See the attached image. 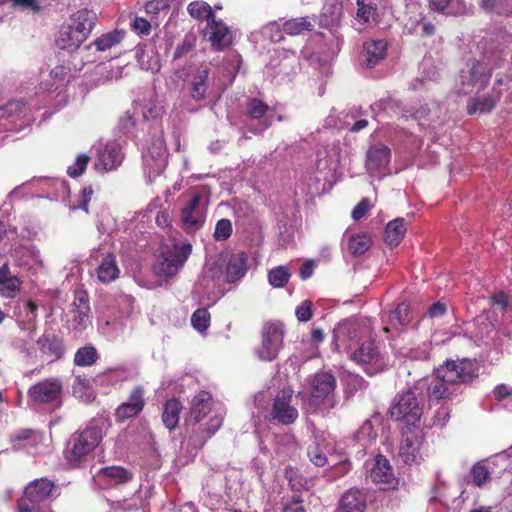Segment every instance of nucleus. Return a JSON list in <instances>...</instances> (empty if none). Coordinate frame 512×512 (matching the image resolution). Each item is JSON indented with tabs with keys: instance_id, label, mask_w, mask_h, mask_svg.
<instances>
[{
	"instance_id": "f257e3e1",
	"label": "nucleus",
	"mask_w": 512,
	"mask_h": 512,
	"mask_svg": "<svg viewBox=\"0 0 512 512\" xmlns=\"http://www.w3.org/2000/svg\"><path fill=\"white\" fill-rule=\"evenodd\" d=\"M478 371L479 366L474 360L446 361L435 370L431 379H422L427 381L424 391L430 400L447 399L456 393L458 384L472 382Z\"/></svg>"
},
{
	"instance_id": "f03ea898",
	"label": "nucleus",
	"mask_w": 512,
	"mask_h": 512,
	"mask_svg": "<svg viewBox=\"0 0 512 512\" xmlns=\"http://www.w3.org/2000/svg\"><path fill=\"white\" fill-rule=\"evenodd\" d=\"M212 404L213 400L210 393L200 391L192 398L189 412L185 417L187 433L191 436H199L200 434L205 433V436L201 437L203 442L214 435L220 429L223 422L222 415L215 414L207 423L201 424V421L208 415V413L211 412Z\"/></svg>"
},
{
	"instance_id": "7ed1b4c3",
	"label": "nucleus",
	"mask_w": 512,
	"mask_h": 512,
	"mask_svg": "<svg viewBox=\"0 0 512 512\" xmlns=\"http://www.w3.org/2000/svg\"><path fill=\"white\" fill-rule=\"evenodd\" d=\"M426 386L427 381L419 380L413 387L398 394L389 409L390 417L408 425H415L419 422L424 409Z\"/></svg>"
},
{
	"instance_id": "20e7f679",
	"label": "nucleus",
	"mask_w": 512,
	"mask_h": 512,
	"mask_svg": "<svg viewBox=\"0 0 512 512\" xmlns=\"http://www.w3.org/2000/svg\"><path fill=\"white\" fill-rule=\"evenodd\" d=\"M310 395L305 403L309 413H315L321 409L330 411L337 407L339 400L336 398V378L328 372H318L310 376Z\"/></svg>"
},
{
	"instance_id": "39448f33",
	"label": "nucleus",
	"mask_w": 512,
	"mask_h": 512,
	"mask_svg": "<svg viewBox=\"0 0 512 512\" xmlns=\"http://www.w3.org/2000/svg\"><path fill=\"white\" fill-rule=\"evenodd\" d=\"M101 439L102 430L94 426L74 433L67 443L65 459L71 466H78L98 446Z\"/></svg>"
},
{
	"instance_id": "423d86ee",
	"label": "nucleus",
	"mask_w": 512,
	"mask_h": 512,
	"mask_svg": "<svg viewBox=\"0 0 512 512\" xmlns=\"http://www.w3.org/2000/svg\"><path fill=\"white\" fill-rule=\"evenodd\" d=\"M192 252V246L189 243L175 244L157 258L154 264V272L159 276L170 278L175 276L183 267Z\"/></svg>"
},
{
	"instance_id": "0eeeda50",
	"label": "nucleus",
	"mask_w": 512,
	"mask_h": 512,
	"mask_svg": "<svg viewBox=\"0 0 512 512\" xmlns=\"http://www.w3.org/2000/svg\"><path fill=\"white\" fill-rule=\"evenodd\" d=\"M284 329L280 323L268 322L261 330V343L255 354L261 361H273L283 347Z\"/></svg>"
},
{
	"instance_id": "6e6552de",
	"label": "nucleus",
	"mask_w": 512,
	"mask_h": 512,
	"mask_svg": "<svg viewBox=\"0 0 512 512\" xmlns=\"http://www.w3.org/2000/svg\"><path fill=\"white\" fill-rule=\"evenodd\" d=\"M273 115V109L263 101L249 99L245 106L244 129L255 135L262 134L271 126Z\"/></svg>"
},
{
	"instance_id": "1a4fd4ad",
	"label": "nucleus",
	"mask_w": 512,
	"mask_h": 512,
	"mask_svg": "<svg viewBox=\"0 0 512 512\" xmlns=\"http://www.w3.org/2000/svg\"><path fill=\"white\" fill-rule=\"evenodd\" d=\"M293 400V391L291 389L279 391L273 399L269 421L280 425L293 424L299 416L298 409L293 404Z\"/></svg>"
},
{
	"instance_id": "9d476101",
	"label": "nucleus",
	"mask_w": 512,
	"mask_h": 512,
	"mask_svg": "<svg viewBox=\"0 0 512 512\" xmlns=\"http://www.w3.org/2000/svg\"><path fill=\"white\" fill-rule=\"evenodd\" d=\"M63 386L58 378H47L32 385L27 396L33 405L53 404L59 406Z\"/></svg>"
},
{
	"instance_id": "9b49d317",
	"label": "nucleus",
	"mask_w": 512,
	"mask_h": 512,
	"mask_svg": "<svg viewBox=\"0 0 512 512\" xmlns=\"http://www.w3.org/2000/svg\"><path fill=\"white\" fill-rule=\"evenodd\" d=\"M144 170L150 181L159 176L167 165V153L162 135L155 136L143 154Z\"/></svg>"
},
{
	"instance_id": "f8f14e48",
	"label": "nucleus",
	"mask_w": 512,
	"mask_h": 512,
	"mask_svg": "<svg viewBox=\"0 0 512 512\" xmlns=\"http://www.w3.org/2000/svg\"><path fill=\"white\" fill-rule=\"evenodd\" d=\"M350 359L362 366L364 371L373 375L384 367L378 346L373 340L364 341L351 354Z\"/></svg>"
},
{
	"instance_id": "ddd939ff",
	"label": "nucleus",
	"mask_w": 512,
	"mask_h": 512,
	"mask_svg": "<svg viewBox=\"0 0 512 512\" xmlns=\"http://www.w3.org/2000/svg\"><path fill=\"white\" fill-rule=\"evenodd\" d=\"M491 73L485 64L473 60L467 64V68L461 71V92L463 94H470L476 91L483 90L489 79Z\"/></svg>"
},
{
	"instance_id": "4468645a",
	"label": "nucleus",
	"mask_w": 512,
	"mask_h": 512,
	"mask_svg": "<svg viewBox=\"0 0 512 512\" xmlns=\"http://www.w3.org/2000/svg\"><path fill=\"white\" fill-rule=\"evenodd\" d=\"M204 35L211 43V46L218 51L229 47L234 38L231 28L218 18L209 21L204 30Z\"/></svg>"
},
{
	"instance_id": "2eb2a0df",
	"label": "nucleus",
	"mask_w": 512,
	"mask_h": 512,
	"mask_svg": "<svg viewBox=\"0 0 512 512\" xmlns=\"http://www.w3.org/2000/svg\"><path fill=\"white\" fill-rule=\"evenodd\" d=\"M199 193L193 194L190 201L182 209L181 222L187 230L199 229L205 220V205Z\"/></svg>"
},
{
	"instance_id": "dca6fc26",
	"label": "nucleus",
	"mask_w": 512,
	"mask_h": 512,
	"mask_svg": "<svg viewBox=\"0 0 512 512\" xmlns=\"http://www.w3.org/2000/svg\"><path fill=\"white\" fill-rule=\"evenodd\" d=\"M53 490L54 484L51 481L46 479L35 480L26 487L22 498L38 509L42 503L51 497Z\"/></svg>"
},
{
	"instance_id": "f3484780",
	"label": "nucleus",
	"mask_w": 512,
	"mask_h": 512,
	"mask_svg": "<svg viewBox=\"0 0 512 512\" xmlns=\"http://www.w3.org/2000/svg\"><path fill=\"white\" fill-rule=\"evenodd\" d=\"M10 255L17 266L26 269H33L42 265L40 252L35 246H25L23 244H13Z\"/></svg>"
},
{
	"instance_id": "a211bd4d",
	"label": "nucleus",
	"mask_w": 512,
	"mask_h": 512,
	"mask_svg": "<svg viewBox=\"0 0 512 512\" xmlns=\"http://www.w3.org/2000/svg\"><path fill=\"white\" fill-rule=\"evenodd\" d=\"M369 477L375 484L384 485L383 489L394 488L397 484L389 461L382 455L375 458Z\"/></svg>"
},
{
	"instance_id": "6ab92c4d",
	"label": "nucleus",
	"mask_w": 512,
	"mask_h": 512,
	"mask_svg": "<svg viewBox=\"0 0 512 512\" xmlns=\"http://www.w3.org/2000/svg\"><path fill=\"white\" fill-rule=\"evenodd\" d=\"M144 390L142 387H135L128 400L123 402L116 410V416L119 420H125L137 416L144 408Z\"/></svg>"
},
{
	"instance_id": "aec40b11",
	"label": "nucleus",
	"mask_w": 512,
	"mask_h": 512,
	"mask_svg": "<svg viewBox=\"0 0 512 512\" xmlns=\"http://www.w3.org/2000/svg\"><path fill=\"white\" fill-rule=\"evenodd\" d=\"M420 448V440L418 434L407 428L402 432V440L399 447V455L406 464L415 462Z\"/></svg>"
},
{
	"instance_id": "412c9836",
	"label": "nucleus",
	"mask_w": 512,
	"mask_h": 512,
	"mask_svg": "<svg viewBox=\"0 0 512 512\" xmlns=\"http://www.w3.org/2000/svg\"><path fill=\"white\" fill-rule=\"evenodd\" d=\"M98 477L107 486L126 484L133 479V472L121 466H108L100 469Z\"/></svg>"
},
{
	"instance_id": "4be33fe9",
	"label": "nucleus",
	"mask_w": 512,
	"mask_h": 512,
	"mask_svg": "<svg viewBox=\"0 0 512 512\" xmlns=\"http://www.w3.org/2000/svg\"><path fill=\"white\" fill-rule=\"evenodd\" d=\"M97 22V15L95 12L88 9H81L75 12L68 25H70L76 32L83 34L87 39Z\"/></svg>"
},
{
	"instance_id": "5701e85b",
	"label": "nucleus",
	"mask_w": 512,
	"mask_h": 512,
	"mask_svg": "<svg viewBox=\"0 0 512 512\" xmlns=\"http://www.w3.org/2000/svg\"><path fill=\"white\" fill-rule=\"evenodd\" d=\"M247 272V256L243 252L232 254L226 264L225 281L234 283Z\"/></svg>"
},
{
	"instance_id": "b1692460",
	"label": "nucleus",
	"mask_w": 512,
	"mask_h": 512,
	"mask_svg": "<svg viewBox=\"0 0 512 512\" xmlns=\"http://www.w3.org/2000/svg\"><path fill=\"white\" fill-rule=\"evenodd\" d=\"M387 44L383 40L367 41L363 45V61L369 68L376 66L385 58Z\"/></svg>"
},
{
	"instance_id": "393cba45",
	"label": "nucleus",
	"mask_w": 512,
	"mask_h": 512,
	"mask_svg": "<svg viewBox=\"0 0 512 512\" xmlns=\"http://www.w3.org/2000/svg\"><path fill=\"white\" fill-rule=\"evenodd\" d=\"M390 149L384 145L371 147L367 152L366 168L370 172L385 168L390 162Z\"/></svg>"
},
{
	"instance_id": "a878e982",
	"label": "nucleus",
	"mask_w": 512,
	"mask_h": 512,
	"mask_svg": "<svg viewBox=\"0 0 512 512\" xmlns=\"http://www.w3.org/2000/svg\"><path fill=\"white\" fill-rule=\"evenodd\" d=\"M96 272L97 278L101 283L108 284L116 280L120 274L116 256L112 253L104 255Z\"/></svg>"
},
{
	"instance_id": "bb28decb",
	"label": "nucleus",
	"mask_w": 512,
	"mask_h": 512,
	"mask_svg": "<svg viewBox=\"0 0 512 512\" xmlns=\"http://www.w3.org/2000/svg\"><path fill=\"white\" fill-rule=\"evenodd\" d=\"M21 280L12 275L8 263L0 267V295L6 298H13L20 290Z\"/></svg>"
},
{
	"instance_id": "cd10ccee",
	"label": "nucleus",
	"mask_w": 512,
	"mask_h": 512,
	"mask_svg": "<svg viewBox=\"0 0 512 512\" xmlns=\"http://www.w3.org/2000/svg\"><path fill=\"white\" fill-rule=\"evenodd\" d=\"M209 86V68L201 65L195 72L191 80L190 95L195 101H201L205 98Z\"/></svg>"
},
{
	"instance_id": "c85d7f7f",
	"label": "nucleus",
	"mask_w": 512,
	"mask_h": 512,
	"mask_svg": "<svg viewBox=\"0 0 512 512\" xmlns=\"http://www.w3.org/2000/svg\"><path fill=\"white\" fill-rule=\"evenodd\" d=\"M86 40L83 34L76 32L70 25L63 26L60 30L57 45L60 49L74 51Z\"/></svg>"
},
{
	"instance_id": "c756f323",
	"label": "nucleus",
	"mask_w": 512,
	"mask_h": 512,
	"mask_svg": "<svg viewBox=\"0 0 512 512\" xmlns=\"http://www.w3.org/2000/svg\"><path fill=\"white\" fill-rule=\"evenodd\" d=\"M123 154L118 144L107 143L99 154V162L105 170H112L121 164Z\"/></svg>"
},
{
	"instance_id": "7c9ffc66",
	"label": "nucleus",
	"mask_w": 512,
	"mask_h": 512,
	"mask_svg": "<svg viewBox=\"0 0 512 512\" xmlns=\"http://www.w3.org/2000/svg\"><path fill=\"white\" fill-rule=\"evenodd\" d=\"M37 346L44 355L52 358L53 360L61 358L64 353L62 341L54 336H41L37 340Z\"/></svg>"
},
{
	"instance_id": "2f4dec72",
	"label": "nucleus",
	"mask_w": 512,
	"mask_h": 512,
	"mask_svg": "<svg viewBox=\"0 0 512 512\" xmlns=\"http://www.w3.org/2000/svg\"><path fill=\"white\" fill-rule=\"evenodd\" d=\"M365 499L359 490L347 491L341 499L339 512H364Z\"/></svg>"
},
{
	"instance_id": "473e14b6",
	"label": "nucleus",
	"mask_w": 512,
	"mask_h": 512,
	"mask_svg": "<svg viewBox=\"0 0 512 512\" xmlns=\"http://www.w3.org/2000/svg\"><path fill=\"white\" fill-rule=\"evenodd\" d=\"M181 411L182 404L175 398L167 400L164 404L162 421L170 431L177 427Z\"/></svg>"
},
{
	"instance_id": "72a5a7b5",
	"label": "nucleus",
	"mask_w": 512,
	"mask_h": 512,
	"mask_svg": "<svg viewBox=\"0 0 512 512\" xmlns=\"http://www.w3.org/2000/svg\"><path fill=\"white\" fill-rule=\"evenodd\" d=\"M10 442L14 450H29L38 443V436L31 429H20L11 435Z\"/></svg>"
},
{
	"instance_id": "f704fd0d",
	"label": "nucleus",
	"mask_w": 512,
	"mask_h": 512,
	"mask_svg": "<svg viewBox=\"0 0 512 512\" xmlns=\"http://www.w3.org/2000/svg\"><path fill=\"white\" fill-rule=\"evenodd\" d=\"M77 300L79 303L74 302V309L72 311L73 321L76 329L83 330L90 324V307L88 299L84 295L79 296Z\"/></svg>"
},
{
	"instance_id": "c9c22d12",
	"label": "nucleus",
	"mask_w": 512,
	"mask_h": 512,
	"mask_svg": "<svg viewBox=\"0 0 512 512\" xmlns=\"http://www.w3.org/2000/svg\"><path fill=\"white\" fill-rule=\"evenodd\" d=\"M407 227L403 218H396L386 225L385 242L390 246H397L403 239Z\"/></svg>"
},
{
	"instance_id": "e433bc0d",
	"label": "nucleus",
	"mask_w": 512,
	"mask_h": 512,
	"mask_svg": "<svg viewBox=\"0 0 512 512\" xmlns=\"http://www.w3.org/2000/svg\"><path fill=\"white\" fill-rule=\"evenodd\" d=\"M124 33L122 31L114 30L108 33L102 34L100 37L95 39L86 48L89 49L91 46H95L97 51L105 52L118 44L123 40Z\"/></svg>"
},
{
	"instance_id": "4c0bfd02",
	"label": "nucleus",
	"mask_w": 512,
	"mask_h": 512,
	"mask_svg": "<svg viewBox=\"0 0 512 512\" xmlns=\"http://www.w3.org/2000/svg\"><path fill=\"white\" fill-rule=\"evenodd\" d=\"M411 321L410 307L406 302H401L398 306L390 313L388 317V323L395 329H401L406 327Z\"/></svg>"
},
{
	"instance_id": "58836bf2",
	"label": "nucleus",
	"mask_w": 512,
	"mask_h": 512,
	"mask_svg": "<svg viewBox=\"0 0 512 512\" xmlns=\"http://www.w3.org/2000/svg\"><path fill=\"white\" fill-rule=\"evenodd\" d=\"M187 11L192 18L199 21L205 20L207 24L211 19L216 18L214 9L207 2L202 0L191 2L187 7Z\"/></svg>"
},
{
	"instance_id": "ea45409f",
	"label": "nucleus",
	"mask_w": 512,
	"mask_h": 512,
	"mask_svg": "<svg viewBox=\"0 0 512 512\" xmlns=\"http://www.w3.org/2000/svg\"><path fill=\"white\" fill-rule=\"evenodd\" d=\"M99 358V354L94 346H84L79 348L74 355V364L79 367L92 366Z\"/></svg>"
},
{
	"instance_id": "a19ab883",
	"label": "nucleus",
	"mask_w": 512,
	"mask_h": 512,
	"mask_svg": "<svg viewBox=\"0 0 512 512\" xmlns=\"http://www.w3.org/2000/svg\"><path fill=\"white\" fill-rule=\"evenodd\" d=\"M480 7L498 15H512V0H480Z\"/></svg>"
},
{
	"instance_id": "79ce46f5",
	"label": "nucleus",
	"mask_w": 512,
	"mask_h": 512,
	"mask_svg": "<svg viewBox=\"0 0 512 512\" xmlns=\"http://www.w3.org/2000/svg\"><path fill=\"white\" fill-rule=\"evenodd\" d=\"M371 238L365 234L352 235L348 240V251L354 256H361L371 247Z\"/></svg>"
},
{
	"instance_id": "37998d69",
	"label": "nucleus",
	"mask_w": 512,
	"mask_h": 512,
	"mask_svg": "<svg viewBox=\"0 0 512 512\" xmlns=\"http://www.w3.org/2000/svg\"><path fill=\"white\" fill-rule=\"evenodd\" d=\"M312 28L313 25L307 17L294 18L283 24V31L289 35H298L303 31H310Z\"/></svg>"
},
{
	"instance_id": "c03bdc74",
	"label": "nucleus",
	"mask_w": 512,
	"mask_h": 512,
	"mask_svg": "<svg viewBox=\"0 0 512 512\" xmlns=\"http://www.w3.org/2000/svg\"><path fill=\"white\" fill-rule=\"evenodd\" d=\"M357 17L365 23L375 20L377 6L375 0H357Z\"/></svg>"
},
{
	"instance_id": "a18cd8bd",
	"label": "nucleus",
	"mask_w": 512,
	"mask_h": 512,
	"mask_svg": "<svg viewBox=\"0 0 512 512\" xmlns=\"http://www.w3.org/2000/svg\"><path fill=\"white\" fill-rule=\"evenodd\" d=\"M491 470L485 462L476 463L471 469L473 483L481 487L490 481Z\"/></svg>"
},
{
	"instance_id": "49530a36",
	"label": "nucleus",
	"mask_w": 512,
	"mask_h": 512,
	"mask_svg": "<svg viewBox=\"0 0 512 512\" xmlns=\"http://www.w3.org/2000/svg\"><path fill=\"white\" fill-rule=\"evenodd\" d=\"M290 273L284 266H278L269 271L268 280L273 287H284L289 281Z\"/></svg>"
},
{
	"instance_id": "de8ad7c7",
	"label": "nucleus",
	"mask_w": 512,
	"mask_h": 512,
	"mask_svg": "<svg viewBox=\"0 0 512 512\" xmlns=\"http://www.w3.org/2000/svg\"><path fill=\"white\" fill-rule=\"evenodd\" d=\"M94 195V189L91 185L85 186L81 191L77 198V200L70 205L71 210L81 209L85 213H89L88 205L90 201L92 200V197Z\"/></svg>"
},
{
	"instance_id": "09e8293b",
	"label": "nucleus",
	"mask_w": 512,
	"mask_h": 512,
	"mask_svg": "<svg viewBox=\"0 0 512 512\" xmlns=\"http://www.w3.org/2000/svg\"><path fill=\"white\" fill-rule=\"evenodd\" d=\"M140 497H132L130 499L112 501L110 507L113 511L130 512L138 510L141 506Z\"/></svg>"
},
{
	"instance_id": "8fccbe9b",
	"label": "nucleus",
	"mask_w": 512,
	"mask_h": 512,
	"mask_svg": "<svg viewBox=\"0 0 512 512\" xmlns=\"http://www.w3.org/2000/svg\"><path fill=\"white\" fill-rule=\"evenodd\" d=\"M376 437L377 433L374 430L370 420L364 421L356 433V438L360 443H362V445L371 444L376 439Z\"/></svg>"
},
{
	"instance_id": "3c124183",
	"label": "nucleus",
	"mask_w": 512,
	"mask_h": 512,
	"mask_svg": "<svg viewBox=\"0 0 512 512\" xmlns=\"http://www.w3.org/2000/svg\"><path fill=\"white\" fill-rule=\"evenodd\" d=\"M191 323L197 331H205L210 325V313L205 308L197 309L192 314Z\"/></svg>"
},
{
	"instance_id": "603ef678",
	"label": "nucleus",
	"mask_w": 512,
	"mask_h": 512,
	"mask_svg": "<svg viewBox=\"0 0 512 512\" xmlns=\"http://www.w3.org/2000/svg\"><path fill=\"white\" fill-rule=\"evenodd\" d=\"M285 476L294 490L308 489L309 481L304 478L297 469L287 468Z\"/></svg>"
},
{
	"instance_id": "864d4df0",
	"label": "nucleus",
	"mask_w": 512,
	"mask_h": 512,
	"mask_svg": "<svg viewBox=\"0 0 512 512\" xmlns=\"http://www.w3.org/2000/svg\"><path fill=\"white\" fill-rule=\"evenodd\" d=\"M342 16V5L335 3L332 5H325L322 12L323 21L327 24L337 23Z\"/></svg>"
},
{
	"instance_id": "5fc2aeb1",
	"label": "nucleus",
	"mask_w": 512,
	"mask_h": 512,
	"mask_svg": "<svg viewBox=\"0 0 512 512\" xmlns=\"http://www.w3.org/2000/svg\"><path fill=\"white\" fill-rule=\"evenodd\" d=\"M498 98L499 95L496 98L485 97L482 100H478L472 106L469 107L468 113L474 114L477 111H479L480 113L490 112L494 108Z\"/></svg>"
},
{
	"instance_id": "6e6d98bb",
	"label": "nucleus",
	"mask_w": 512,
	"mask_h": 512,
	"mask_svg": "<svg viewBox=\"0 0 512 512\" xmlns=\"http://www.w3.org/2000/svg\"><path fill=\"white\" fill-rule=\"evenodd\" d=\"M232 233V224L228 219H220L216 223L214 238L217 241H223L230 237Z\"/></svg>"
},
{
	"instance_id": "4d7b16f0",
	"label": "nucleus",
	"mask_w": 512,
	"mask_h": 512,
	"mask_svg": "<svg viewBox=\"0 0 512 512\" xmlns=\"http://www.w3.org/2000/svg\"><path fill=\"white\" fill-rule=\"evenodd\" d=\"M90 158L86 154L78 155L75 163L68 167L67 173L71 177H79L85 171Z\"/></svg>"
},
{
	"instance_id": "13d9d810",
	"label": "nucleus",
	"mask_w": 512,
	"mask_h": 512,
	"mask_svg": "<svg viewBox=\"0 0 512 512\" xmlns=\"http://www.w3.org/2000/svg\"><path fill=\"white\" fill-rule=\"evenodd\" d=\"M307 454L310 461L318 467H323L327 463V457L318 445H310Z\"/></svg>"
},
{
	"instance_id": "bf43d9fd",
	"label": "nucleus",
	"mask_w": 512,
	"mask_h": 512,
	"mask_svg": "<svg viewBox=\"0 0 512 512\" xmlns=\"http://www.w3.org/2000/svg\"><path fill=\"white\" fill-rule=\"evenodd\" d=\"M24 109L25 104L22 100H12L0 109V117H10L21 113Z\"/></svg>"
},
{
	"instance_id": "052dcab7",
	"label": "nucleus",
	"mask_w": 512,
	"mask_h": 512,
	"mask_svg": "<svg viewBox=\"0 0 512 512\" xmlns=\"http://www.w3.org/2000/svg\"><path fill=\"white\" fill-rule=\"evenodd\" d=\"M428 114L429 109L426 106H422L420 107V109L416 111H413L412 109H403L401 112L402 117L412 118L416 120L419 123V125H423L421 121L425 119Z\"/></svg>"
},
{
	"instance_id": "680f3d73",
	"label": "nucleus",
	"mask_w": 512,
	"mask_h": 512,
	"mask_svg": "<svg viewBox=\"0 0 512 512\" xmlns=\"http://www.w3.org/2000/svg\"><path fill=\"white\" fill-rule=\"evenodd\" d=\"M312 303L310 301H304L296 308L297 319L301 322H307L312 317Z\"/></svg>"
},
{
	"instance_id": "e2e57ef3",
	"label": "nucleus",
	"mask_w": 512,
	"mask_h": 512,
	"mask_svg": "<svg viewBox=\"0 0 512 512\" xmlns=\"http://www.w3.org/2000/svg\"><path fill=\"white\" fill-rule=\"evenodd\" d=\"M132 28L140 35H147L150 32L151 24L144 18H135L132 22Z\"/></svg>"
},
{
	"instance_id": "0e129e2a",
	"label": "nucleus",
	"mask_w": 512,
	"mask_h": 512,
	"mask_svg": "<svg viewBox=\"0 0 512 512\" xmlns=\"http://www.w3.org/2000/svg\"><path fill=\"white\" fill-rule=\"evenodd\" d=\"M370 204L367 199L361 200L352 210V217L354 220L361 219L369 210Z\"/></svg>"
},
{
	"instance_id": "69168bd1",
	"label": "nucleus",
	"mask_w": 512,
	"mask_h": 512,
	"mask_svg": "<svg viewBox=\"0 0 512 512\" xmlns=\"http://www.w3.org/2000/svg\"><path fill=\"white\" fill-rule=\"evenodd\" d=\"M491 303L502 312L505 311L508 307V299L503 292L495 293L491 297Z\"/></svg>"
},
{
	"instance_id": "338daca9",
	"label": "nucleus",
	"mask_w": 512,
	"mask_h": 512,
	"mask_svg": "<svg viewBox=\"0 0 512 512\" xmlns=\"http://www.w3.org/2000/svg\"><path fill=\"white\" fill-rule=\"evenodd\" d=\"M446 305L442 302H436L428 309V315L430 318H440L446 313Z\"/></svg>"
},
{
	"instance_id": "774afa93",
	"label": "nucleus",
	"mask_w": 512,
	"mask_h": 512,
	"mask_svg": "<svg viewBox=\"0 0 512 512\" xmlns=\"http://www.w3.org/2000/svg\"><path fill=\"white\" fill-rule=\"evenodd\" d=\"M193 48V45L189 41H183L181 44H178L174 53L173 60H177L188 54Z\"/></svg>"
}]
</instances>
